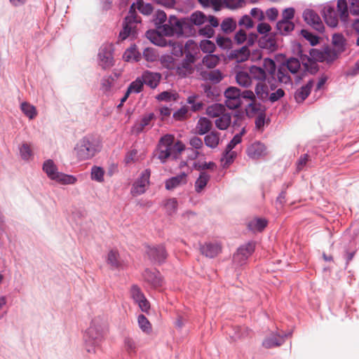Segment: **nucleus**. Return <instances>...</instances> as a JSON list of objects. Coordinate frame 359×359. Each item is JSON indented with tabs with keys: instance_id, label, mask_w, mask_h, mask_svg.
I'll return each instance as SVG.
<instances>
[{
	"instance_id": "obj_31",
	"label": "nucleus",
	"mask_w": 359,
	"mask_h": 359,
	"mask_svg": "<svg viewBox=\"0 0 359 359\" xmlns=\"http://www.w3.org/2000/svg\"><path fill=\"white\" fill-rule=\"evenodd\" d=\"M236 80L237 83L244 88H248L251 86L252 80L250 73L241 71L237 72L236 75Z\"/></svg>"
},
{
	"instance_id": "obj_38",
	"label": "nucleus",
	"mask_w": 359,
	"mask_h": 359,
	"mask_svg": "<svg viewBox=\"0 0 359 359\" xmlns=\"http://www.w3.org/2000/svg\"><path fill=\"white\" fill-rule=\"evenodd\" d=\"M283 65L292 74H297L301 67L299 60L294 57L289 58Z\"/></svg>"
},
{
	"instance_id": "obj_18",
	"label": "nucleus",
	"mask_w": 359,
	"mask_h": 359,
	"mask_svg": "<svg viewBox=\"0 0 359 359\" xmlns=\"http://www.w3.org/2000/svg\"><path fill=\"white\" fill-rule=\"evenodd\" d=\"M261 102L257 99L248 104L245 107V113L248 117H255L258 115L264 114L266 108Z\"/></svg>"
},
{
	"instance_id": "obj_54",
	"label": "nucleus",
	"mask_w": 359,
	"mask_h": 359,
	"mask_svg": "<svg viewBox=\"0 0 359 359\" xmlns=\"http://www.w3.org/2000/svg\"><path fill=\"white\" fill-rule=\"evenodd\" d=\"M125 61H138L139 56L137 55V52L135 48H129L126 50L123 55Z\"/></svg>"
},
{
	"instance_id": "obj_39",
	"label": "nucleus",
	"mask_w": 359,
	"mask_h": 359,
	"mask_svg": "<svg viewBox=\"0 0 359 359\" xmlns=\"http://www.w3.org/2000/svg\"><path fill=\"white\" fill-rule=\"evenodd\" d=\"M231 116L224 113L215 120V126L219 130H226L231 124Z\"/></svg>"
},
{
	"instance_id": "obj_57",
	"label": "nucleus",
	"mask_w": 359,
	"mask_h": 359,
	"mask_svg": "<svg viewBox=\"0 0 359 359\" xmlns=\"http://www.w3.org/2000/svg\"><path fill=\"white\" fill-rule=\"evenodd\" d=\"M203 87L205 95L211 100H214L219 95L217 89L210 85L205 84Z\"/></svg>"
},
{
	"instance_id": "obj_36",
	"label": "nucleus",
	"mask_w": 359,
	"mask_h": 359,
	"mask_svg": "<svg viewBox=\"0 0 359 359\" xmlns=\"http://www.w3.org/2000/svg\"><path fill=\"white\" fill-rule=\"evenodd\" d=\"M210 178V177L207 172H201L195 182V191L197 193L201 192L206 187Z\"/></svg>"
},
{
	"instance_id": "obj_47",
	"label": "nucleus",
	"mask_w": 359,
	"mask_h": 359,
	"mask_svg": "<svg viewBox=\"0 0 359 359\" xmlns=\"http://www.w3.org/2000/svg\"><path fill=\"white\" fill-rule=\"evenodd\" d=\"M332 43L337 52L341 53L344 50L345 39L342 34H334L332 36Z\"/></svg>"
},
{
	"instance_id": "obj_29",
	"label": "nucleus",
	"mask_w": 359,
	"mask_h": 359,
	"mask_svg": "<svg viewBox=\"0 0 359 359\" xmlns=\"http://www.w3.org/2000/svg\"><path fill=\"white\" fill-rule=\"evenodd\" d=\"M147 37L155 45L165 46L167 41L159 31L149 30L146 33Z\"/></svg>"
},
{
	"instance_id": "obj_9",
	"label": "nucleus",
	"mask_w": 359,
	"mask_h": 359,
	"mask_svg": "<svg viewBox=\"0 0 359 359\" xmlns=\"http://www.w3.org/2000/svg\"><path fill=\"white\" fill-rule=\"evenodd\" d=\"M255 249V243L249 242L241 246L233 255V262L238 265L242 266L253 253Z\"/></svg>"
},
{
	"instance_id": "obj_26",
	"label": "nucleus",
	"mask_w": 359,
	"mask_h": 359,
	"mask_svg": "<svg viewBox=\"0 0 359 359\" xmlns=\"http://www.w3.org/2000/svg\"><path fill=\"white\" fill-rule=\"evenodd\" d=\"M107 263L112 269H119L123 266V262L121 260L117 250H111L108 252Z\"/></svg>"
},
{
	"instance_id": "obj_42",
	"label": "nucleus",
	"mask_w": 359,
	"mask_h": 359,
	"mask_svg": "<svg viewBox=\"0 0 359 359\" xmlns=\"http://www.w3.org/2000/svg\"><path fill=\"white\" fill-rule=\"evenodd\" d=\"M337 11L339 13L340 19L343 22H346L348 17V5L346 0H338Z\"/></svg>"
},
{
	"instance_id": "obj_17",
	"label": "nucleus",
	"mask_w": 359,
	"mask_h": 359,
	"mask_svg": "<svg viewBox=\"0 0 359 359\" xmlns=\"http://www.w3.org/2000/svg\"><path fill=\"white\" fill-rule=\"evenodd\" d=\"M248 156L252 159H258L266 155L265 145L259 142L251 144L246 150Z\"/></svg>"
},
{
	"instance_id": "obj_12",
	"label": "nucleus",
	"mask_w": 359,
	"mask_h": 359,
	"mask_svg": "<svg viewBox=\"0 0 359 359\" xmlns=\"http://www.w3.org/2000/svg\"><path fill=\"white\" fill-rule=\"evenodd\" d=\"M130 296L134 302L138 304L140 309L143 312H147L150 309V304L146 299L141 289L136 285H133L130 288Z\"/></svg>"
},
{
	"instance_id": "obj_35",
	"label": "nucleus",
	"mask_w": 359,
	"mask_h": 359,
	"mask_svg": "<svg viewBox=\"0 0 359 359\" xmlns=\"http://www.w3.org/2000/svg\"><path fill=\"white\" fill-rule=\"evenodd\" d=\"M203 78L206 81H210L213 83H217L223 79V74L218 69L204 72L202 73Z\"/></svg>"
},
{
	"instance_id": "obj_14",
	"label": "nucleus",
	"mask_w": 359,
	"mask_h": 359,
	"mask_svg": "<svg viewBox=\"0 0 359 359\" xmlns=\"http://www.w3.org/2000/svg\"><path fill=\"white\" fill-rule=\"evenodd\" d=\"M168 22V24H162L157 27L158 31L165 36H172L176 32L177 29H182L180 21L175 16H170Z\"/></svg>"
},
{
	"instance_id": "obj_62",
	"label": "nucleus",
	"mask_w": 359,
	"mask_h": 359,
	"mask_svg": "<svg viewBox=\"0 0 359 359\" xmlns=\"http://www.w3.org/2000/svg\"><path fill=\"white\" fill-rule=\"evenodd\" d=\"M156 99L160 101L168 102L171 100H175L176 97L172 93L168 91H163L157 95Z\"/></svg>"
},
{
	"instance_id": "obj_45",
	"label": "nucleus",
	"mask_w": 359,
	"mask_h": 359,
	"mask_svg": "<svg viewBox=\"0 0 359 359\" xmlns=\"http://www.w3.org/2000/svg\"><path fill=\"white\" fill-rule=\"evenodd\" d=\"M203 64L208 68L215 67L219 62V57L216 55L209 54L203 58Z\"/></svg>"
},
{
	"instance_id": "obj_7",
	"label": "nucleus",
	"mask_w": 359,
	"mask_h": 359,
	"mask_svg": "<svg viewBox=\"0 0 359 359\" xmlns=\"http://www.w3.org/2000/svg\"><path fill=\"white\" fill-rule=\"evenodd\" d=\"M196 62L195 56L189 52H185V57L180 64L176 65L175 73L180 78H185L194 72V64Z\"/></svg>"
},
{
	"instance_id": "obj_23",
	"label": "nucleus",
	"mask_w": 359,
	"mask_h": 359,
	"mask_svg": "<svg viewBox=\"0 0 359 359\" xmlns=\"http://www.w3.org/2000/svg\"><path fill=\"white\" fill-rule=\"evenodd\" d=\"M313 80L309 81L306 85L298 88L294 93V99L298 103L303 102L310 95L313 87Z\"/></svg>"
},
{
	"instance_id": "obj_53",
	"label": "nucleus",
	"mask_w": 359,
	"mask_h": 359,
	"mask_svg": "<svg viewBox=\"0 0 359 359\" xmlns=\"http://www.w3.org/2000/svg\"><path fill=\"white\" fill-rule=\"evenodd\" d=\"M200 48L203 53H213L215 49V43L210 40H203L200 43Z\"/></svg>"
},
{
	"instance_id": "obj_43",
	"label": "nucleus",
	"mask_w": 359,
	"mask_h": 359,
	"mask_svg": "<svg viewBox=\"0 0 359 359\" xmlns=\"http://www.w3.org/2000/svg\"><path fill=\"white\" fill-rule=\"evenodd\" d=\"M135 4V10L137 8L143 15H150L153 11V7L150 4L144 3L143 0H137Z\"/></svg>"
},
{
	"instance_id": "obj_25",
	"label": "nucleus",
	"mask_w": 359,
	"mask_h": 359,
	"mask_svg": "<svg viewBox=\"0 0 359 359\" xmlns=\"http://www.w3.org/2000/svg\"><path fill=\"white\" fill-rule=\"evenodd\" d=\"M324 19L326 24L332 27H335L338 25V15L333 7L326 6L324 8Z\"/></svg>"
},
{
	"instance_id": "obj_1",
	"label": "nucleus",
	"mask_w": 359,
	"mask_h": 359,
	"mask_svg": "<svg viewBox=\"0 0 359 359\" xmlns=\"http://www.w3.org/2000/svg\"><path fill=\"white\" fill-rule=\"evenodd\" d=\"M255 90L258 100L262 102L267 101L271 103L276 102L284 97L285 94L282 88H277L274 77L257 83Z\"/></svg>"
},
{
	"instance_id": "obj_64",
	"label": "nucleus",
	"mask_w": 359,
	"mask_h": 359,
	"mask_svg": "<svg viewBox=\"0 0 359 359\" xmlns=\"http://www.w3.org/2000/svg\"><path fill=\"white\" fill-rule=\"evenodd\" d=\"M302 36L307 39L312 46H315L318 43V37L313 35L311 32L303 29L302 30Z\"/></svg>"
},
{
	"instance_id": "obj_44",
	"label": "nucleus",
	"mask_w": 359,
	"mask_h": 359,
	"mask_svg": "<svg viewBox=\"0 0 359 359\" xmlns=\"http://www.w3.org/2000/svg\"><path fill=\"white\" fill-rule=\"evenodd\" d=\"M276 27L282 34H285L294 29V25L291 21L281 20L278 22Z\"/></svg>"
},
{
	"instance_id": "obj_19",
	"label": "nucleus",
	"mask_w": 359,
	"mask_h": 359,
	"mask_svg": "<svg viewBox=\"0 0 359 359\" xmlns=\"http://www.w3.org/2000/svg\"><path fill=\"white\" fill-rule=\"evenodd\" d=\"M144 280L153 287H161L163 283L162 276L156 270L146 269L143 273Z\"/></svg>"
},
{
	"instance_id": "obj_63",
	"label": "nucleus",
	"mask_w": 359,
	"mask_h": 359,
	"mask_svg": "<svg viewBox=\"0 0 359 359\" xmlns=\"http://www.w3.org/2000/svg\"><path fill=\"white\" fill-rule=\"evenodd\" d=\"M144 57L149 62H154L156 60L157 55L153 48H147L143 51Z\"/></svg>"
},
{
	"instance_id": "obj_40",
	"label": "nucleus",
	"mask_w": 359,
	"mask_h": 359,
	"mask_svg": "<svg viewBox=\"0 0 359 359\" xmlns=\"http://www.w3.org/2000/svg\"><path fill=\"white\" fill-rule=\"evenodd\" d=\"M207 17L201 11H196L193 13L189 20L194 25L200 26L204 24L207 21Z\"/></svg>"
},
{
	"instance_id": "obj_6",
	"label": "nucleus",
	"mask_w": 359,
	"mask_h": 359,
	"mask_svg": "<svg viewBox=\"0 0 359 359\" xmlns=\"http://www.w3.org/2000/svg\"><path fill=\"white\" fill-rule=\"evenodd\" d=\"M331 53L330 50L320 51L317 49H311L309 52L310 57H303L302 64L305 69L311 74H315L318 71V65L316 61L323 62L328 59Z\"/></svg>"
},
{
	"instance_id": "obj_24",
	"label": "nucleus",
	"mask_w": 359,
	"mask_h": 359,
	"mask_svg": "<svg viewBox=\"0 0 359 359\" xmlns=\"http://www.w3.org/2000/svg\"><path fill=\"white\" fill-rule=\"evenodd\" d=\"M161 79V74L149 71L144 72L142 76L143 83L151 88H155L158 86Z\"/></svg>"
},
{
	"instance_id": "obj_30",
	"label": "nucleus",
	"mask_w": 359,
	"mask_h": 359,
	"mask_svg": "<svg viewBox=\"0 0 359 359\" xmlns=\"http://www.w3.org/2000/svg\"><path fill=\"white\" fill-rule=\"evenodd\" d=\"M155 115L153 113H149L144 115L139 123H137L133 130L136 133H140L144 130V129L150 126L151 122L154 120Z\"/></svg>"
},
{
	"instance_id": "obj_61",
	"label": "nucleus",
	"mask_w": 359,
	"mask_h": 359,
	"mask_svg": "<svg viewBox=\"0 0 359 359\" xmlns=\"http://www.w3.org/2000/svg\"><path fill=\"white\" fill-rule=\"evenodd\" d=\"M198 98V95H192L188 97L187 98V102L190 104H191L192 110L194 111H198L202 108V103L201 102H196V100Z\"/></svg>"
},
{
	"instance_id": "obj_4",
	"label": "nucleus",
	"mask_w": 359,
	"mask_h": 359,
	"mask_svg": "<svg viewBox=\"0 0 359 359\" xmlns=\"http://www.w3.org/2000/svg\"><path fill=\"white\" fill-rule=\"evenodd\" d=\"M140 22V17L137 15L136 11H135V4H133L130 7L127 16L124 19L123 29L118 35V41H124L130 36L135 37L137 26Z\"/></svg>"
},
{
	"instance_id": "obj_27",
	"label": "nucleus",
	"mask_w": 359,
	"mask_h": 359,
	"mask_svg": "<svg viewBox=\"0 0 359 359\" xmlns=\"http://www.w3.org/2000/svg\"><path fill=\"white\" fill-rule=\"evenodd\" d=\"M268 224V221L264 218L254 217L248 223V228L253 232L262 231Z\"/></svg>"
},
{
	"instance_id": "obj_50",
	"label": "nucleus",
	"mask_w": 359,
	"mask_h": 359,
	"mask_svg": "<svg viewBox=\"0 0 359 359\" xmlns=\"http://www.w3.org/2000/svg\"><path fill=\"white\" fill-rule=\"evenodd\" d=\"M104 170L97 166H93L91 169V179L99 182L104 181Z\"/></svg>"
},
{
	"instance_id": "obj_3",
	"label": "nucleus",
	"mask_w": 359,
	"mask_h": 359,
	"mask_svg": "<svg viewBox=\"0 0 359 359\" xmlns=\"http://www.w3.org/2000/svg\"><path fill=\"white\" fill-rule=\"evenodd\" d=\"M276 69V65L272 59L264 58L262 67L252 65L249 68V73L251 76L252 80L254 79L260 83L261 81H266L269 78L267 75L274 77Z\"/></svg>"
},
{
	"instance_id": "obj_2",
	"label": "nucleus",
	"mask_w": 359,
	"mask_h": 359,
	"mask_svg": "<svg viewBox=\"0 0 359 359\" xmlns=\"http://www.w3.org/2000/svg\"><path fill=\"white\" fill-rule=\"evenodd\" d=\"M184 149L185 146L182 142L174 143V137L165 135L160 139L155 155L162 163H165L170 156L177 158Z\"/></svg>"
},
{
	"instance_id": "obj_56",
	"label": "nucleus",
	"mask_w": 359,
	"mask_h": 359,
	"mask_svg": "<svg viewBox=\"0 0 359 359\" xmlns=\"http://www.w3.org/2000/svg\"><path fill=\"white\" fill-rule=\"evenodd\" d=\"M166 19H167V15H166L165 13L163 11L159 10V11H157L156 13H155L154 21L155 25L158 27V26L163 24L166 21Z\"/></svg>"
},
{
	"instance_id": "obj_15",
	"label": "nucleus",
	"mask_w": 359,
	"mask_h": 359,
	"mask_svg": "<svg viewBox=\"0 0 359 359\" xmlns=\"http://www.w3.org/2000/svg\"><path fill=\"white\" fill-rule=\"evenodd\" d=\"M303 17L305 22L312 26L316 30L321 32L324 29L320 18L313 11L307 9L304 11Z\"/></svg>"
},
{
	"instance_id": "obj_10",
	"label": "nucleus",
	"mask_w": 359,
	"mask_h": 359,
	"mask_svg": "<svg viewBox=\"0 0 359 359\" xmlns=\"http://www.w3.org/2000/svg\"><path fill=\"white\" fill-rule=\"evenodd\" d=\"M225 104L230 109H235L241 105V90L236 87H229L224 92Z\"/></svg>"
},
{
	"instance_id": "obj_46",
	"label": "nucleus",
	"mask_w": 359,
	"mask_h": 359,
	"mask_svg": "<svg viewBox=\"0 0 359 359\" xmlns=\"http://www.w3.org/2000/svg\"><path fill=\"white\" fill-rule=\"evenodd\" d=\"M21 110L30 119H33L37 115L36 108L27 102H22L21 104Z\"/></svg>"
},
{
	"instance_id": "obj_41",
	"label": "nucleus",
	"mask_w": 359,
	"mask_h": 359,
	"mask_svg": "<svg viewBox=\"0 0 359 359\" xmlns=\"http://www.w3.org/2000/svg\"><path fill=\"white\" fill-rule=\"evenodd\" d=\"M161 65L168 69L175 70L176 67L175 59L170 55H162L160 58Z\"/></svg>"
},
{
	"instance_id": "obj_51",
	"label": "nucleus",
	"mask_w": 359,
	"mask_h": 359,
	"mask_svg": "<svg viewBox=\"0 0 359 359\" xmlns=\"http://www.w3.org/2000/svg\"><path fill=\"white\" fill-rule=\"evenodd\" d=\"M138 325L140 327V329L147 333L150 332L151 330V325L149 323V321L147 320V318L144 315H140L137 318Z\"/></svg>"
},
{
	"instance_id": "obj_33",
	"label": "nucleus",
	"mask_w": 359,
	"mask_h": 359,
	"mask_svg": "<svg viewBox=\"0 0 359 359\" xmlns=\"http://www.w3.org/2000/svg\"><path fill=\"white\" fill-rule=\"evenodd\" d=\"M219 133L217 131H212L204 137L205 145L211 149H215L219 145Z\"/></svg>"
},
{
	"instance_id": "obj_28",
	"label": "nucleus",
	"mask_w": 359,
	"mask_h": 359,
	"mask_svg": "<svg viewBox=\"0 0 359 359\" xmlns=\"http://www.w3.org/2000/svg\"><path fill=\"white\" fill-rule=\"evenodd\" d=\"M259 46L265 49L275 50L277 48L275 36L273 34H266L262 36L258 41Z\"/></svg>"
},
{
	"instance_id": "obj_21",
	"label": "nucleus",
	"mask_w": 359,
	"mask_h": 359,
	"mask_svg": "<svg viewBox=\"0 0 359 359\" xmlns=\"http://www.w3.org/2000/svg\"><path fill=\"white\" fill-rule=\"evenodd\" d=\"M284 342L285 337L283 336L271 333L264 339L262 346L265 348H273L281 346Z\"/></svg>"
},
{
	"instance_id": "obj_13",
	"label": "nucleus",
	"mask_w": 359,
	"mask_h": 359,
	"mask_svg": "<svg viewBox=\"0 0 359 359\" xmlns=\"http://www.w3.org/2000/svg\"><path fill=\"white\" fill-rule=\"evenodd\" d=\"M151 171L148 169L145 170L140 179H138L134 184L131 190V193L135 195H140L144 194L146 191L147 187L149 183V177Z\"/></svg>"
},
{
	"instance_id": "obj_34",
	"label": "nucleus",
	"mask_w": 359,
	"mask_h": 359,
	"mask_svg": "<svg viewBox=\"0 0 359 359\" xmlns=\"http://www.w3.org/2000/svg\"><path fill=\"white\" fill-rule=\"evenodd\" d=\"M226 109L222 104H213L209 106L206 109V114L210 117L218 118L225 113Z\"/></svg>"
},
{
	"instance_id": "obj_52",
	"label": "nucleus",
	"mask_w": 359,
	"mask_h": 359,
	"mask_svg": "<svg viewBox=\"0 0 359 359\" xmlns=\"http://www.w3.org/2000/svg\"><path fill=\"white\" fill-rule=\"evenodd\" d=\"M143 81L142 79H137L133 82H132L128 88V93H138L142 91L143 88Z\"/></svg>"
},
{
	"instance_id": "obj_5",
	"label": "nucleus",
	"mask_w": 359,
	"mask_h": 359,
	"mask_svg": "<svg viewBox=\"0 0 359 359\" xmlns=\"http://www.w3.org/2000/svg\"><path fill=\"white\" fill-rule=\"evenodd\" d=\"M43 170L50 179L62 184H73L76 181L73 175L58 172L57 166L52 160H47L43 163Z\"/></svg>"
},
{
	"instance_id": "obj_11",
	"label": "nucleus",
	"mask_w": 359,
	"mask_h": 359,
	"mask_svg": "<svg viewBox=\"0 0 359 359\" xmlns=\"http://www.w3.org/2000/svg\"><path fill=\"white\" fill-rule=\"evenodd\" d=\"M99 65L102 69H109L114 65V58L112 55V46L107 44L102 46L98 53Z\"/></svg>"
},
{
	"instance_id": "obj_60",
	"label": "nucleus",
	"mask_w": 359,
	"mask_h": 359,
	"mask_svg": "<svg viewBox=\"0 0 359 359\" xmlns=\"http://www.w3.org/2000/svg\"><path fill=\"white\" fill-rule=\"evenodd\" d=\"M236 156L237 154L236 151L226 149L225 154L224 156V161H225L224 165H229L231 164L236 158Z\"/></svg>"
},
{
	"instance_id": "obj_59",
	"label": "nucleus",
	"mask_w": 359,
	"mask_h": 359,
	"mask_svg": "<svg viewBox=\"0 0 359 359\" xmlns=\"http://www.w3.org/2000/svg\"><path fill=\"white\" fill-rule=\"evenodd\" d=\"M20 155L24 160H29L32 156V151L29 144H23L22 145Z\"/></svg>"
},
{
	"instance_id": "obj_48",
	"label": "nucleus",
	"mask_w": 359,
	"mask_h": 359,
	"mask_svg": "<svg viewBox=\"0 0 359 359\" xmlns=\"http://www.w3.org/2000/svg\"><path fill=\"white\" fill-rule=\"evenodd\" d=\"M287 69L283 65L278 69L277 76L278 80L280 83H283L285 84L291 83V77L287 74Z\"/></svg>"
},
{
	"instance_id": "obj_20",
	"label": "nucleus",
	"mask_w": 359,
	"mask_h": 359,
	"mask_svg": "<svg viewBox=\"0 0 359 359\" xmlns=\"http://www.w3.org/2000/svg\"><path fill=\"white\" fill-rule=\"evenodd\" d=\"M147 254L151 259L158 262H163L167 257L166 251L163 245L148 247Z\"/></svg>"
},
{
	"instance_id": "obj_58",
	"label": "nucleus",
	"mask_w": 359,
	"mask_h": 359,
	"mask_svg": "<svg viewBox=\"0 0 359 359\" xmlns=\"http://www.w3.org/2000/svg\"><path fill=\"white\" fill-rule=\"evenodd\" d=\"M241 98L246 101H249L250 102L258 99L255 94V91L253 92L251 90H245L243 92L241 91Z\"/></svg>"
},
{
	"instance_id": "obj_16",
	"label": "nucleus",
	"mask_w": 359,
	"mask_h": 359,
	"mask_svg": "<svg viewBox=\"0 0 359 359\" xmlns=\"http://www.w3.org/2000/svg\"><path fill=\"white\" fill-rule=\"evenodd\" d=\"M191 170L187 168V171H184L180 175L172 177L165 182V188L168 190H172L175 188L184 185L187 182V175Z\"/></svg>"
},
{
	"instance_id": "obj_49",
	"label": "nucleus",
	"mask_w": 359,
	"mask_h": 359,
	"mask_svg": "<svg viewBox=\"0 0 359 359\" xmlns=\"http://www.w3.org/2000/svg\"><path fill=\"white\" fill-rule=\"evenodd\" d=\"M236 27V22L232 18H226L222 21L221 24V28L222 31L226 33H230L233 32Z\"/></svg>"
},
{
	"instance_id": "obj_32",
	"label": "nucleus",
	"mask_w": 359,
	"mask_h": 359,
	"mask_svg": "<svg viewBox=\"0 0 359 359\" xmlns=\"http://www.w3.org/2000/svg\"><path fill=\"white\" fill-rule=\"evenodd\" d=\"M212 122L205 117L200 118L196 125L198 134L202 135L208 133L212 128Z\"/></svg>"
},
{
	"instance_id": "obj_22",
	"label": "nucleus",
	"mask_w": 359,
	"mask_h": 359,
	"mask_svg": "<svg viewBox=\"0 0 359 359\" xmlns=\"http://www.w3.org/2000/svg\"><path fill=\"white\" fill-rule=\"evenodd\" d=\"M200 250L205 257L213 258L222 252V245L217 243H208L201 245Z\"/></svg>"
},
{
	"instance_id": "obj_37",
	"label": "nucleus",
	"mask_w": 359,
	"mask_h": 359,
	"mask_svg": "<svg viewBox=\"0 0 359 359\" xmlns=\"http://www.w3.org/2000/svg\"><path fill=\"white\" fill-rule=\"evenodd\" d=\"M232 56L237 62H245L250 56V50L247 46H243L240 49L234 50Z\"/></svg>"
},
{
	"instance_id": "obj_8",
	"label": "nucleus",
	"mask_w": 359,
	"mask_h": 359,
	"mask_svg": "<svg viewBox=\"0 0 359 359\" xmlns=\"http://www.w3.org/2000/svg\"><path fill=\"white\" fill-rule=\"evenodd\" d=\"M74 150L76 156L81 161L89 159L95 154V149L92 143L86 137L77 143Z\"/></svg>"
},
{
	"instance_id": "obj_55",
	"label": "nucleus",
	"mask_w": 359,
	"mask_h": 359,
	"mask_svg": "<svg viewBox=\"0 0 359 359\" xmlns=\"http://www.w3.org/2000/svg\"><path fill=\"white\" fill-rule=\"evenodd\" d=\"M165 207L169 215L175 213L177 208V201L176 198H170L166 201Z\"/></svg>"
}]
</instances>
